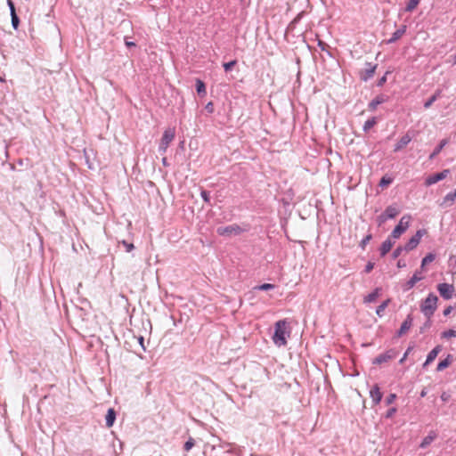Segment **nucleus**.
Returning <instances> with one entry per match:
<instances>
[{"mask_svg":"<svg viewBox=\"0 0 456 456\" xmlns=\"http://www.w3.org/2000/svg\"><path fill=\"white\" fill-rule=\"evenodd\" d=\"M286 320H280L275 322L274 325V333L273 336V343L278 346H284L287 345L286 338Z\"/></svg>","mask_w":456,"mask_h":456,"instance_id":"f257e3e1","label":"nucleus"},{"mask_svg":"<svg viewBox=\"0 0 456 456\" xmlns=\"http://www.w3.org/2000/svg\"><path fill=\"white\" fill-rule=\"evenodd\" d=\"M437 300L438 297L435 294L430 293L421 304V312L428 319H431L432 315L434 314L436 309Z\"/></svg>","mask_w":456,"mask_h":456,"instance_id":"f03ea898","label":"nucleus"},{"mask_svg":"<svg viewBox=\"0 0 456 456\" xmlns=\"http://www.w3.org/2000/svg\"><path fill=\"white\" fill-rule=\"evenodd\" d=\"M411 216H403L398 224L394 228V230L391 232V237L394 239H398L400 236L408 229L410 224Z\"/></svg>","mask_w":456,"mask_h":456,"instance_id":"7ed1b4c3","label":"nucleus"},{"mask_svg":"<svg viewBox=\"0 0 456 456\" xmlns=\"http://www.w3.org/2000/svg\"><path fill=\"white\" fill-rule=\"evenodd\" d=\"M244 230L236 224L227 225V226H220L217 227L216 232L220 236H231V235H239Z\"/></svg>","mask_w":456,"mask_h":456,"instance_id":"20e7f679","label":"nucleus"},{"mask_svg":"<svg viewBox=\"0 0 456 456\" xmlns=\"http://www.w3.org/2000/svg\"><path fill=\"white\" fill-rule=\"evenodd\" d=\"M398 352L394 349H388L385 353L379 354L372 360L373 364L380 365L382 363L387 362L395 358H396Z\"/></svg>","mask_w":456,"mask_h":456,"instance_id":"39448f33","label":"nucleus"},{"mask_svg":"<svg viewBox=\"0 0 456 456\" xmlns=\"http://www.w3.org/2000/svg\"><path fill=\"white\" fill-rule=\"evenodd\" d=\"M175 138V131L172 129H167L164 131L162 138L160 140V143L159 146V151L160 153H165L167 151V149L169 145V143L174 140Z\"/></svg>","mask_w":456,"mask_h":456,"instance_id":"423d86ee","label":"nucleus"},{"mask_svg":"<svg viewBox=\"0 0 456 456\" xmlns=\"http://www.w3.org/2000/svg\"><path fill=\"white\" fill-rule=\"evenodd\" d=\"M427 233V231L425 229H419L417 231L415 235H413L405 244L404 250L405 251H411L417 248L419 245L422 236H424Z\"/></svg>","mask_w":456,"mask_h":456,"instance_id":"0eeeda50","label":"nucleus"},{"mask_svg":"<svg viewBox=\"0 0 456 456\" xmlns=\"http://www.w3.org/2000/svg\"><path fill=\"white\" fill-rule=\"evenodd\" d=\"M449 174H450V169H444L442 172L430 175L429 176H428L426 178L425 184L427 186L433 185V184L438 183L439 181H442L444 178H446Z\"/></svg>","mask_w":456,"mask_h":456,"instance_id":"6e6552de","label":"nucleus"},{"mask_svg":"<svg viewBox=\"0 0 456 456\" xmlns=\"http://www.w3.org/2000/svg\"><path fill=\"white\" fill-rule=\"evenodd\" d=\"M437 290L444 299L448 300L451 299L453 296L454 287L449 283H440L437 286Z\"/></svg>","mask_w":456,"mask_h":456,"instance_id":"1a4fd4ad","label":"nucleus"},{"mask_svg":"<svg viewBox=\"0 0 456 456\" xmlns=\"http://www.w3.org/2000/svg\"><path fill=\"white\" fill-rule=\"evenodd\" d=\"M377 64H372L370 62H366L365 69L360 72V77L362 81H368L370 79L377 69Z\"/></svg>","mask_w":456,"mask_h":456,"instance_id":"9d476101","label":"nucleus"},{"mask_svg":"<svg viewBox=\"0 0 456 456\" xmlns=\"http://www.w3.org/2000/svg\"><path fill=\"white\" fill-rule=\"evenodd\" d=\"M388 100L389 97L387 95L380 94L369 102L368 110L370 111H374L379 105L387 102Z\"/></svg>","mask_w":456,"mask_h":456,"instance_id":"9b49d317","label":"nucleus"},{"mask_svg":"<svg viewBox=\"0 0 456 456\" xmlns=\"http://www.w3.org/2000/svg\"><path fill=\"white\" fill-rule=\"evenodd\" d=\"M421 270H416L412 277L405 283L403 290L407 291L412 289L415 284L421 281L424 277L421 275Z\"/></svg>","mask_w":456,"mask_h":456,"instance_id":"f8f14e48","label":"nucleus"},{"mask_svg":"<svg viewBox=\"0 0 456 456\" xmlns=\"http://www.w3.org/2000/svg\"><path fill=\"white\" fill-rule=\"evenodd\" d=\"M413 318L411 314H408L406 319L403 322L400 329L398 330L396 335L397 337L403 336L406 332L409 331L411 327L412 326Z\"/></svg>","mask_w":456,"mask_h":456,"instance_id":"ddd939ff","label":"nucleus"},{"mask_svg":"<svg viewBox=\"0 0 456 456\" xmlns=\"http://www.w3.org/2000/svg\"><path fill=\"white\" fill-rule=\"evenodd\" d=\"M370 396L372 400L374 405H377L380 403L382 399V393L380 392L379 387L378 384H375L373 387L370 391Z\"/></svg>","mask_w":456,"mask_h":456,"instance_id":"4468645a","label":"nucleus"},{"mask_svg":"<svg viewBox=\"0 0 456 456\" xmlns=\"http://www.w3.org/2000/svg\"><path fill=\"white\" fill-rule=\"evenodd\" d=\"M406 25H402L396 31L392 34V37L387 40V44H394L399 40L406 32Z\"/></svg>","mask_w":456,"mask_h":456,"instance_id":"2eb2a0df","label":"nucleus"},{"mask_svg":"<svg viewBox=\"0 0 456 456\" xmlns=\"http://www.w3.org/2000/svg\"><path fill=\"white\" fill-rule=\"evenodd\" d=\"M441 346H436L428 354L426 362L423 363V368H426L436 358L437 354L441 352Z\"/></svg>","mask_w":456,"mask_h":456,"instance_id":"dca6fc26","label":"nucleus"},{"mask_svg":"<svg viewBox=\"0 0 456 456\" xmlns=\"http://www.w3.org/2000/svg\"><path fill=\"white\" fill-rule=\"evenodd\" d=\"M411 141V137L408 134H404L403 136L401 137V139L395 145L394 151L397 152V151H401L403 148L407 146Z\"/></svg>","mask_w":456,"mask_h":456,"instance_id":"f3484780","label":"nucleus"},{"mask_svg":"<svg viewBox=\"0 0 456 456\" xmlns=\"http://www.w3.org/2000/svg\"><path fill=\"white\" fill-rule=\"evenodd\" d=\"M117 413L113 408H110L105 416V422L107 428H111L116 420Z\"/></svg>","mask_w":456,"mask_h":456,"instance_id":"a211bd4d","label":"nucleus"},{"mask_svg":"<svg viewBox=\"0 0 456 456\" xmlns=\"http://www.w3.org/2000/svg\"><path fill=\"white\" fill-rule=\"evenodd\" d=\"M436 437L437 434L435 431H430L429 434L423 438L419 444V447L421 449L427 448Z\"/></svg>","mask_w":456,"mask_h":456,"instance_id":"6ab92c4d","label":"nucleus"},{"mask_svg":"<svg viewBox=\"0 0 456 456\" xmlns=\"http://www.w3.org/2000/svg\"><path fill=\"white\" fill-rule=\"evenodd\" d=\"M449 143V139H443L429 155V159H434L442 150Z\"/></svg>","mask_w":456,"mask_h":456,"instance_id":"aec40b11","label":"nucleus"},{"mask_svg":"<svg viewBox=\"0 0 456 456\" xmlns=\"http://www.w3.org/2000/svg\"><path fill=\"white\" fill-rule=\"evenodd\" d=\"M394 241L390 240V238L387 239L382 244L379 248L380 256H385L392 248L394 245Z\"/></svg>","mask_w":456,"mask_h":456,"instance_id":"412c9836","label":"nucleus"},{"mask_svg":"<svg viewBox=\"0 0 456 456\" xmlns=\"http://www.w3.org/2000/svg\"><path fill=\"white\" fill-rule=\"evenodd\" d=\"M381 292V288H376L371 293L364 297L363 302L365 304L372 303L377 300Z\"/></svg>","mask_w":456,"mask_h":456,"instance_id":"4be33fe9","label":"nucleus"},{"mask_svg":"<svg viewBox=\"0 0 456 456\" xmlns=\"http://www.w3.org/2000/svg\"><path fill=\"white\" fill-rule=\"evenodd\" d=\"M441 90H436L435 94L424 102V108L429 109L432 106V104L441 97Z\"/></svg>","mask_w":456,"mask_h":456,"instance_id":"5701e85b","label":"nucleus"},{"mask_svg":"<svg viewBox=\"0 0 456 456\" xmlns=\"http://www.w3.org/2000/svg\"><path fill=\"white\" fill-rule=\"evenodd\" d=\"M384 213L389 219H393L400 213V210L395 206L391 205L385 209Z\"/></svg>","mask_w":456,"mask_h":456,"instance_id":"b1692460","label":"nucleus"},{"mask_svg":"<svg viewBox=\"0 0 456 456\" xmlns=\"http://www.w3.org/2000/svg\"><path fill=\"white\" fill-rule=\"evenodd\" d=\"M452 355L448 354L445 359L439 362V363L437 364V367H436V370L442 371L444 369H446L452 363Z\"/></svg>","mask_w":456,"mask_h":456,"instance_id":"393cba45","label":"nucleus"},{"mask_svg":"<svg viewBox=\"0 0 456 456\" xmlns=\"http://www.w3.org/2000/svg\"><path fill=\"white\" fill-rule=\"evenodd\" d=\"M456 200V190L454 191L449 192L444 198V201L441 204L442 206H451L453 201Z\"/></svg>","mask_w":456,"mask_h":456,"instance_id":"a878e982","label":"nucleus"},{"mask_svg":"<svg viewBox=\"0 0 456 456\" xmlns=\"http://www.w3.org/2000/svg\"><path fill=\"white\" fill-rule=\"evenodd\" d=\"M195 86H196V91L199 95H200V96L206 95V94H207L206 85L202 80H200L199 78L196 79Z\"/></svg>","mask_w":456,"mask_h":456,"instance_id":"bb28decb","label":"nucleus"},{"mask_svg":"<svg viewBox=\"0 0 456 456\" xmlns=\"http://www.w3.org/2000/svg\"><path fill=\"white\" fill-rule=\"evenodd\" d=\"M378 123V118L376 117H372L365 121L362 130L367 133L369 132L376 124Z\"/></svg>","mask_w":456,"mask_h":456,"instance_id":"cd10ccee","label":"nucleus"},{"mask_svg":"<svg viewBox=\"0 0 456 456\" xmlns=\"http://www.w3.org/2000/svg\"><path fill=\"white\" fill-rule=\"evenodd\" d=\"M391 302V299L388 298L385 301H383L376 309V314L377 315H379V317H382L383 314H384V311L385 309L388 306V305L390 304Z\"/></svg>","mask_w":456,"mask_h":456,"instance_id":"c85d7f7f","label":"nucleus"},{"mask_svg":"<svg viewBox=\"0 0 456 456\" xmlns=\"http://www.w3.org/2000/svg\"><path fill=\"white\" fill-rule=\"evenodd\" d=\"M436 258V255L433 253H428L425 257H423L421 261L420 270L422 271L426 265L433 262Z\"/></svg>","mask_w":456,"mask_h":456,"instance_id":"c756f323","label":"nucleus"},{"mask_svg":"<svg viewBox=\"0 0 456 456\" xmlns=\"http://www.w3.org/2000/svg\"><path fill=\"white\" fill-rule=\"evenodd\" d=\"M301 15H302L301 13L297 14V16L295 17L293 19V20H291L289 22V24L287 27V30H286L287 33H289V31H292L296 28V25L299 22V20L301 19Z\"/></svg>","mask_w":456,"mask_h":456,"instance_id":"7c9ffc66","label":"nucleus"},{"mask_svg":"<svg viewBox=\"0 0 456 456\" xmlns=\"http://www.w3.org/2000/svg\"><path fill=\"white\" fill-rule=\"evenodd\" d=\"M393 183V178L387 175H384L381 177L379 185L382 188H385L390 185Z\"/></svg>","mask_w":456,"mask_h":456,"instance_id":"2f4dec72","label":"nucleus"},{"mask_svg":"<svg viewBox=\"0 0 456 456\" xmlns=\"http://www.w3.org/2000/svg\"><path fill=\"white\" fill-rule=\"evenodd\" d=\"M419 1L420 0H409L406 4L405 11L411 12L418 6V4H419Z\"/></svg>","mask_w":456,"mask_h":456,"instance_id":"473e14b6","label":"nucleus"},{"mask_svg":"<svg viewBox=\"0 0 456 456\" xmlns=\"http://www.w3.org/2000/svg\"><path fill=\"white\" fill-rule=\"evenodd\" d=\"M275 288V285L274 284H271V283H263L261 285H258V286H256L254 288V289H256V290H270V289H273Z\"/></svg>","mask_w":456,"mask_h":456,"instance_id":"72a5a7b5","label":"nucleus"},{"mask_svg":"<svg viewBox=\"0 0 456 456\" xmlns=\"http://www.w3.org/2000/svg\"><path fill=\"white\" fill-rule=\"evenodd\" d=\"M372 239V234L369 233L367 234L360 242L359 246L360 248L364 250L366 248V245L370 242V240Z\"/></svg>","mask_w":456,"mask_h":456,"instance_id":"f704fd0d","label":"nucleus"},{"mask_svg":"<svg viewBox=\"0 0 456 456\" xmlns=\"http://www.w3.org/2000/svg\"><path fill=\"white\" fill-rule=\"evenodd\" d=\"M441 337L443 338H456V330H448L442 332Z\"/></svg>","mask_w":456,"mask_h":456,"instance_id":"c9c22d12","label":"nucleus"},{"mask_svg":"<svg viewBox=\"0 0 456 456\" xmlns=\"http://www.w3.org/2000/svg\"><path fill=\"white\" fill-rule=\"evenodd\" d=\"M200 196H201V198H202V200H204L205 203H207L209 206H211L210 195H209V192L208 191L201 190Z\"/></svg>","mask_w":456,"mask_h":456,"instance_id":"e433bc0d","label":"nucleus"},{"mask_svg":"<svg viewBox=\"0 0 456 456\" xmlns=\"http://www.w3.org/2000/svg\"><path fill=\"white\" fill-rule=\"evenodd\" d=\"M195 444V440L192 437H190L183 444V449L186 452H189Z\"/></svg>","mask_w":456,"mask_h":456,"instance_id":"4c0bfd02","label":"nucleus"},{"mask_svg":"<svg viewBox=\"0 0 456 456\" xmlns=\"http://www.w3.org/2000/svg\"><path fill=\"white\" fill-rule=\"evenodd\" d=\"M12 19V26L14 29H18L19 24H20V19L17 15V13L11 14Z\"/></svg>","mask_w":456,"mask_h":456,"instance_id":"58836bf2","label":"nucleus"},{"mask_svg":"<svg viewBox=\"0 0 456 456\" xmlns=\"http://www.w3.org/2000/svg\"><path fill=\"white\" fill-rule=\"evenodd\" d=\"M237 64V61L236 60H232L229 62H224L223 64V67L225 71H230L232 69V68Z\"/></svg>","mask_w":456,"mask_h":456,"instance_id":"ea45409f","label":"nucleus"},{"mask_svg":"<svg viewBox=\"0 0 456 456\" xmlns=\"http://www.w3.org/2000/svg\"><path fill=\"white\" fill-rule=\"evenodd\" d=\"M431 325H432L431 319L427 318V321L419 328V333H424L427 330H428L431 327Z\"/></svg>","mask_w":456,"mask_h":456,"instance_id":"a19ab883","label":"nucleus"},{"mask_svg":"<svg viewBox=\"0 0 456 456\" xmlns=\"http://www.w3.org/2000/svg\"><path fill=\"white\" fill-rule=\"evenodd\" d=\"M390 73V71H387L384 76H382L378 81H377V86L382 87L386 82H387V76Z\"/></svg>","mask_w":456,"mask_h":456,"instance_id":"79ce46f5","label":"nucleus"},{"mask_svg":"<svg viewBox=\"0 0 456 456\" xmlns=\"http://www.w3.org/2000/svg\"><path fill=\"white\" fill-rule=\"evenodd\" d=\"M121 244L123 245L126 252H131L134 248L133 243L127 242L126 240H122Z\"/></svg>","mask_w":456,"mask_h":456,"instance_id":"37998d69","label":"nucleus"},{"mask_svg":"<svg viewBox=\"0 0 456 456\" xmlns=\"http://www.w3.org/2000/svg\"><path fill=\"white\" fill-rule=\"evenodd\" d=\"M387 219H389L387 216H386V214L383 212L381 215H379L377 217V222L379 225L383 224Z\"/></svg>","mask_w":456,"mask_h":456,"instance_id":"c03bdc74","label":"nucleus"},{"mask_svg":"<svg viewBox=\"0 0 456 456\" xmlns=\"http://www.w3.org/2000/svg\"><path fill=\"white\" fill-rule=\"evenodd\" d=\"M403 250H404V248L403 247H397L394 251H393V254H392V256L394 259L397 258L403 252Z\"/></svg>","mask_w":456,"mask_h":456,"instance_id":"a18cd8bd","label":"nucleus"},{"mask_svg":"<svg viewBox=\"0 0 456 456\" xmlns=\"http://www.w3.org/2000/svg\"><path fill=\"white\" fill-rule=\"evenodd\" d=\"M396 411H397V409H396L395 407L389 408V409L387 410V411L386 412L385 417H386L387 419H391V418L395 415V413L396 412Z\"/></svg>","mask_w":456,"mask_h":456,"instance_id":"49530a36","label":"nucleus"},{"mask_svg":"<svg viewBox=\"0 0 456 456\" xmlns=\"http://www.w3.org/2000/svg\"><path fill=\"white\" fill-rule=\"evenodd\" d=\"M395 398H396V395L395 394H390L386 398V404L387 405L392 404L395 402Z\"/></svg>","mask_w":456,"mask_h":456,"instance_id":"de8ad7c7","label":"nucleus"},{"mask_svg":"<svg viewBox=\"0 0 456 456\" xmlns=\"http://www.w3.org/2000/svg\"><path fill=\"white\" fill-rule=\"evenodd\" d=\"M205 110L208 113L212 114L215 110L214 103L212 102H208L205 105Z\"/></svg>","mask_w":456,"mask_h":456,"instance_id":"09e8293b","label":"nucleus"},{"mask_svg":"<svg viewBox=\"0 0 456 456\" xmlns=\"http://www.w3.org/2000/svg\"><path fill=\"white\" fill-rule=\"evenodd\" d=\"M7 4L10 8V13L11 14H14L16 13V10H15V6H14V4L12 0H7Z\"/></svg>","mask_w":456,"mask_h":456,"instance_id":"8fccbe9b","label":"nucleus"},{"mask_svg":"<svg viewBox=\"0 0 456 456\" xmlns=\"http://www.w3.org/2000/svg\"><path fill=\"white\" fill-rule=\"evenodd\" d=\"M373 268H374V264L372 262H368L367 265H365L364 272L366 273H369L372 271Z\"/></svg>","mask_w":456,"mask_h":456,"instance_id":"3c124183","label":"nucleus"},{"mask_svg":"<svg viewBox=\"0 0 456 456\" xmlns=\"http://www.w3.org/2000/svg\"><path fill=\"white\" fill-rule=\"evenodd\" d=\"M317 45L322 51H327L328 45L325 42H323L322 40L319 39Z\"/></svg>","mask_w":456,"mask_h":456,"instance_id":"603ef678","label":"nucleus"},{"mask_svg":"<svg viewBox=\"0 0 456 456\" xmlns=\"http://www.w3.org/2000/svg\"><path fill=\"white\" fill-rule=\"evenodd\" d=\"M451 398V395L447 392H443L441 395V400L444 403L448 402Z\"/></svg>","mask_w":456,"mask_h":456,"instance_id":"864d4df0","label":"nucleus"},{"mask_svg":"<svg viewBox=\"0 0 456 456\" xmlns=\"http://www.w3.org/2000/svg\"><path fill=\"white\" fill-rule=\"evenodd\" d=\"M137 340H138L139 344L141 345L142 348L145 351L143 337H142V336L138 337Z\"/></svg>","mask_w":456,"mask_h":456,"instance_id":"5fc2aeb1","label":"nucleus"},{"mask_svg":"<svg viewBox=\"0 0 456 456\" xmlns=\"http://www.w3.org/2000/svg\"><path fill=\"white\" fill-rule=\"evenodd\" d=\"M411 347H409V348L406 350V352L404 353L403 356V357L401 358V360L399 361V362H400V363H403V362L405 361V359H406V357H407V355H408L409 352L411 351Z\"/></svg>","mask_w":456,"mask_h":456,"instance_id":"6e6d98bb","label":"nucleus"},{"mask_svg":"<svg viewBox=\"0 0 456 456\" xmlns=\"http://www.w3.org/2000/svg\"><path fill=\"white\" fill-rule=\"evenodd\" d=\"M125 44L127 47L135 46V43L133 41H128L127 38H125Z\"/></svg>","mask_w":456,"mask_h":456,"instance_id":"4d7b16f0","label":"nucleus"},{"mask_svg":"<svg viewBox=\"0 0 456 456\" xmlns=\"http://www.w3.org/2000/svg\"><path fill=\"white\" fill-rule=\"evenodd\" d=\"M452 311V306H448L446 307L444 310V316H447L451 314V312Z\"/></svg>","mask_w":456,"mask_h":456,"instance_id":"13d9d810","label":"nucleus"},{"mask_svg":"<svg viewBox=\"0 0 456 456\" xmlns=\"http://www.w3.org/2000/svg\"><path fill=\"white\" fill-rule=\"evenodd\" d=\"M427 395V391L426 389H423L421 392H420V396L421 397H425Z\"/></svg>","mask_w":456,"mask_h":456,"instance_id":"bf43d9fd","label":"nucleus"},{"mask_svg":"<svg viewBox=\"0 0 456 456\" xmlns=\"http://www.w3.org/2000/svg\"><path fill=\"white\" fill-rule=\"evenodd\" d=\"M162 164H163L164 166H168V163H167V158H163V159H162Z\"/></svg>","mask_w":456,"mask_h":456,"instance_id":"052dcab7","label":"nucleus"},{"mask_svg":"<svg viewBox=\"0 0 456 456\" xmlns=\"http://www.w3.org/2000/svg\"><path fill=\"white\" fill-rule=\"evenodd\" d=\"M397 265H398V267H403V266H404V265H402L401 261H399V262L397 263Z\"/></svg>","mask_w":456,"mask_h":456,"instance_id":"680f3d73","label":"nucleus"},{"mask_svg":"<svg viewBox=\"0 0 456 456\" xmlns=\"http://www.w3.org/2000/svg\"><path fill=\"white\" fill-rule=\"evenodd\" d=\"M454 62L456 63V53L453 55Z\"/></svg>","mask_w":456,"mask_h":456,"instance_id":"e2e57ef3","label":"nucleus"},{"mask_svg":"<svg viewBox=\"0 0 456 456\" xmlns=\"http://www.w3.org/2000/svg\"><path fill=\"white\" fill-rule=\"evenodd\" d=\"M240 2H243L244 0H240Z\"/></svg>","mask_w":456,"mask_h":456,"instance_id":"0e129e2a","label":"nucleus"}]
</instances>
